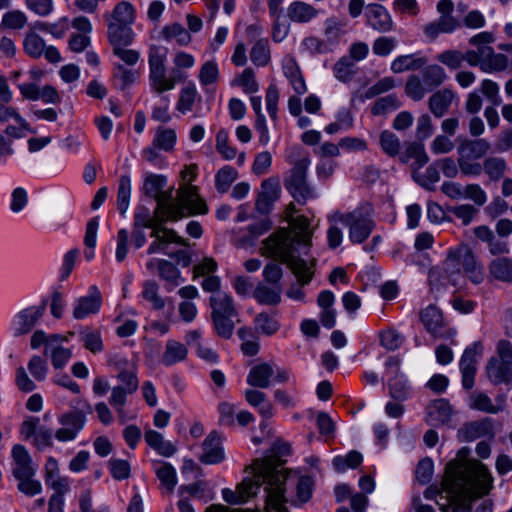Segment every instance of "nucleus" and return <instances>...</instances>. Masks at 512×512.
I'll return each mask as SVG.
<instances>
[{"label":"nucleus","instance_id":"47","mask_svg":"<svg viewBox=\"0 0 512 512\" xmlns=\"http://www.w3.org/2000/svg\"><path fill=\"white\" fill-rule=\"evenodd\" d=\"M238 176L237 171L230 167L224 166L219 169L215 175V186L219 193H225L229 190L231 184Z\"/></svg>","mask_w":512,"mask_h":512},{"label":"nucleus","instance_id":"36","mask_svg":"<svg viewBox=\"0 0 512 512\" xmlns=\"http://www.w3.org/2000/svg\"><path fill=\"white\" fill-rule=\"evenodd\" d=\"M458 26V22L451 15H442L437 21L425 27V34L435 39L440 33H450Z\"/></svg>","mask_w":512,"mask_h":512},{"label":"nucleus","instance_id":"6","mask_svg":"<svg viewBox=\"0 0 512 512\" xmlns=\"http://www.w3.org/2000/svg\"><path fill=\"white\" fill-rule=\"evenodd\" d=\"M288 159L293 167L285 178V187L298 203L303 204L314 197L313 189L306 181L310 165L309 154L299 147H294L290 150Z\"/></svg>","mask_w":512,"mask_h":512},{"label":"nucleus","instance_id":"38","mask_svg":"<svg viewBox=\"0 0 512 512\" xmlns=\"http://www.w3.org/2000/svg\"><path fill=\"white\" fill-rule=\"evenodd\" d=\"M255 331L259 334L271 336L280 329V323L274 315L261 312L254 319Z\"/></svg>","mask_w":512,"mask_h":512},{"label":"nucleus","instance_id":"24","mask_svg":"<svg viewBox=\"0 0 512 512\" xmlns=\"http://www.w3.org/2000/svg\"><path fill=\"white\" fill-rule=\"evenodd\" d=\"M131 26L107 23V36L113 49L129 46L133 42L135 34Z\"/></svg>","mask_w":512,"mask_h":512},{"label":"nucleus","instance_id":"45","mask_svg":"<svg viewBox=\"0 0 512 512\" xmlns=\"http://www.w3.org/2000/svg\"><path fill=\"white\" fill-rule=\"evenodd\" d=\"M488 431V424L484 421H474L465 424L459 431L458 435L463 441H473L484 436Z\"/></svg>","mask_w":512,"mask_h":512},{"label":"nucleus","instance_id":"16","mask_svg":"<svg viewBox=\"0 0 512 512\" xmlns=\"http://www.w3.org/2000/svg\"><path fill=\"white\" fill-rule=\"evenodd\" d=\"M480 343H475L472 347L467 348L460 360V370L462 373V384L467 390L474 385V376L476 373V355L481 352Z\"/></svg>","mask_w":512,"mask_h":512},{"label":"nucleus","instance_id":"11","mask_svg":"<svg viewBox=\"0 0 512 512\" xmlns=\"http://www.w3.org/2000/svg\"><path fill=\"white\" fill-rule=\"evenodd\" d=\"M166 53L157 46L149 50V83L151 89L158 95L175 88L176 79L167 76L165 66Z\"/></svg>","mask_w":512,"mask_h":512},{"label":"nucleus","instance_id":"53","mask_svg":"<svg viewBox=\"0 0 512 512\" xmlns=\"http://www.w3.org/2000/svg\"><path fill=\"white\" fill-rule=\"evenodd\" d=\"M165 184L166 177L150 174L144 180L143 192L146 196L154 198L164 188Z\"/></svg>","mask_w":512,"mask_h":512},{"label":"nucleus","instance_id":"26","mask_svg":"<svg viewBox=\"0 0 512 512\" xmlns=\"http://www.w3.org/2000/svg\"><path fill=\"white\" fill-rule=\"evenodd\" d=\"M489 380L494 384L508 383L512 380V366L499 360L491 358L486 366Z\"/></svg>","mask_w":512,"mask_h":512},{"label":"nucleus","instance_id":"17","mask_svg":"<svg viewBox=\"0 0 512 512\" xmlns=\"http://www.w3.org/2000/svg\"><path fill=\"white\" fill-rule=\"evenodd\" d=\"M280 186L276 179H266L262 182L261 191L256 200V209L261 214H267L272 204L279 198Z\"/></svg>","mask_w":512,"mask_h":512},{"label":"nucleus","instance_id":"13","mask_svg":"<svg viewBox=\"0 0 512 512\" xmlns=\"http://www.w3.org/2000/svg\"><path fill=\"white\" fill-rule=\"evenodd\" d=\"M85 422V414L80 410H72L62 414L59 418L62 427L55 432V438L61 442L75 439L84 427Z\"/></svg>","mask_w":512,"mask_h":512},{"label":"nucleus","instance_id":"32","mask_svg":"<svg viewBox=\"0 0 512 512\" xmlns=\"http://www.w3.org/2000/svg\"><path fill=\"white\" fill-rule=\"evenodd\" d=\"M410 159L415 160L412 164L413 171H417L429 161V157L422 144L417 142L408 144L405 151L400 155V160L403 163H407Z\"/></svg>","mask_w":512,"mask_h":512},{"label":"nucleus","instance_id":"41","mask_svg":"<svg viewBox=\"0 0 512 512\" xmlns=\"http://www.w3.org/2000/svg\"><path fill=\"white\" fill-rule=\"evenodd\" d=\"M446 79L444 69L436 64L425 67L422 71V81L428 91L440 86Z\"/></svg>","mask_w":512,"mask_h":512},{"label":"nucleus","instance_id":"15","mask_svg":"<svg viewBox=\"0 0 512 512\" xmlns=\"http://www.w3.org/2000/svg\"><path fill=\"white\" fill-rule=\"evenodd\" d=\"M365 16L368 25L379 33L389 32L393 28V20L389 12L380 4L367 5Z\"/></svg>","mask_w":512,"mask_h":512},{"label":"nucleus","instance_id":"7","mask_svg":"<svg viewBox=\"0 0 512 512\" xmlns=\"http://www.w3.org/2000/svg\"><path fill=\"white\" fill-rule=\"evenodd\" d=\"M163 221H157L156 217L151 216L150 211L146 207H140L134 215V228L140 229L151 228L150 236L154 241L147 249L148 254H155L158 252H165V247L171 243H176L182 246H187L186 240L181 238L172 229H168L161 225Z\"/></svg>","mask_w":512,"mask_h":512},{"label":"nucleus","instance_id":"52","mask_svg":"<svg viewBox=\"0 0 512 512\" xmlns=\"http://www.w3.org/2000/svg\"><path fill=\"white\" fill-rule=\"evenodd\" d=\"M234 84L241 86L244 92L252 94L258 91V83L252 68H245L243 72L234 79Z\"/></svg>","mask_w":512,"mask_h":512},{"label":"nucleus","instance_id":"20","mask_svg":"<svg viewBox=\"0 0 512 512\" xmlns=\"http://www.w3.org/2000/svg\"><path fill=\"white\" fill-rule=\"evenodd\" d=\"M12 457L15 463L13 468L14 477H33L35 469L32 466V459L26 448L20 444L12 448Z\"/></svg>","mask_w":512,"mask_h":512},{"label":"nucleus","instance_id":"25","mask_svg":"<svg viewBox=\"0 0 512 512\" xmlns=\"http://www.w3.org/2000/svg\"><path fill=\"white\" fill-rule=\"evenodd\" d=\"M101 307V295L96 287H93V292L78 299V302L73 310V317L75 319H83L90 314L98 312Z\"/></svg>","mask_w":512,"mask_h":512},{"label":"nucleus","instance_id":"51","mask_svg":"<svg viewBox=\"0 0 512 512\" xmlns=\"http://www.w3.org/2000/svg\"><path fill=\"white\" fill-rule=\"evenodd\" d=\"M463 198L471 200L475 207L485 205L488 199L484 189L476 183L467 184L463 187Z\"/></svg>","mask_w":512,"mask_h":512},{"label":"nucleus","instance_id":"22","mask_svg":"<svg viewBox=\"0 0 512 512\" xmlns=\"http://www.w3.org/2000/svg\"><path fill=\"white\" fill-rule=\"evenodd\" d=\"M489 276L502 283H512V258L499 256L488 265Z\"/></svg>","mask_w":512,"mask_h":512},{"label":"nucleus","instance_id":"40","mask_svg":"<svg viewBox=\"0 0 512 512\" xmlns=\"http://www.w3.org/2000/svg\"><path fill=\"white\" fill-rule=\"evenodd\" d=\"M507 170V163L505 159L497 156H491L483 161V171L486 173L488 178L496 182L503 178Z\"/></svg>","mask_w":512,"mask_h":512},{"label":"nucleus","instance_id":"43","mask_svg":"<svg viewBox=\"0 0 512 512\" xmlns=\"http://www.w3.org/2000/svg\"><path fill=\"white\" fill-rule=\"evenodd\" d=\"M428 415L433 421L446 424L452 415V407L447 400L437 399L429 406Z\"/></svg>","mask_w":512,"mask_h":512},{"label":"nucleus","instance_id":"21","mask_svg":"<svg viewBox=\"0 0 512 512\" xmlns=\"http://www.w3.org/2000/svg\"><path fill=\"white\" fill-rule=\"evenodd\" d=\"M480 53L482 55L480 69L483 72H501L508 67V57L504 54L494 53L491 47H480Z\"/></svg>","mask_w":512,"mask_h":512},{"label":"nucleus","instance_id":"63","mask_svg":"<svg viewBox=\"0 0 512 512\" xmlns=\"http://www.w3.org/2000/svg\"><path fill=\"white\" fill-rule=\"evenodd\" d=\"M219 71L218 66L215 61H207L205 62L199 73V81L203 85H210L215 83L218 80Z\"/></svg>","mask_w":512,"mask_h":512},{"label":"nucleus","instance_id":"2","mask_svg":"<svg viewBox=\"0 0 512 512\" xmlns=\"http://www.w3.org/2000/svg\"><path fill=\"white\" fill-rule=\"evenodd\" d=\"M271 454L263 459H255L256 468L264 472L268 477L269 485L267 497V509L269 512H288L286 508L287 498L285 497L288 471L282 466V456L290 453V445L281 440L274 442L271 447Z\"/></svg>","mask_w":512,"mask_h":512},{"label":"nucleus","instance_id":"64","mask_svg":"<svg viewBox=\"0 0 512 512\" xmlns=\"http://www.w3.org/2000/svg\"><path fill=\"white\" fill-rule=\"evenodd\" d=\"M380 144L382 149L389 156H395L399 153L400 142L396 135L391 132L384 131L380 136Z\"/></svg>","mask_w":512,"mask_h":512},{"label":"nucleus","instance_id":"30","mask_svg":"<svg viewBox=\"0 0 512 512\" xmlns=\"http://www.w3.org/2000/svg\"><path fill=\"white\" fill-rule=\"evenodd\" d=\"M144 438L146 443L162 456L170 457L176 452V447L155 430H146Z\"/></svg>","mask_w":512,"mask_h":512},{"label":"nucleus","instance_id":"39","mask_svg":"<svg viewBox=\"0 0 512 512\" xmlns=\"http://www.w3.org/2000/svg\"><path fill=\"white\" fill-rule=\"evenodd\" d=\"M161 34L167 41L175 39L180 46H187L192 41L189 31L177 22L164 26Z\"/></svg>","mask_w":512,"mask_h":512},{"label":"nucleus","instance_id":"60","mask_svg":"<svg viewBox=\"0 0 512 512\" xmlns=\"http://www.w3.org/2000/svg\"><path fill=\"white\" fill-rule=\"evenodd\" d=\"M396 45L397 41L395 38L380 36L373 42L372 50L375 55L384 57L389 55L395 49Z\"/></svg>","mask_w":512,"mask_h":512},{"label":"nucleus","instance_id":"55","mask_svg":"<svg viewBox=\"0 0 512 512\" xmlns=\"http://www.w3.org/2000/svg\"><path fill=\"white\" fill-rule=\"evenodd\" d=\"M229 135L226 130H219L216 135V150L226 160H232L237 155V150L228 145Z\"/></svg>","mask_w":512,"mask_h":512},{"label":"nucleus","instance_id":"57","mask_svg":"<svg viewBox=\"0 0 512 512\" xmlns=\"http://www.w3.org/2000/svg\"><path fill=\"white\" fill-rule=\"evenodd\" d=\"M158 284L153 280H147L144 283L142 296L150 301L154 309L160 310L164 307V300L158 295Z\"/></svg>","mask_w":512,"mask_h":512},{"label":"nucleus","instance_id":"23","mask_svg":"<svg viewBox=\"0 0 512 512\" xmlns=\"http://www.w3.org/2000/svg\"><path fill=\"white\" fill-rule=\"evenodd\" d=\"M490 149V144L485 139L468 140L463 139L457 147L458 156L478 160Z\"/></svg>","mask_w":512,"mask_h":512},{"label":"nucleus","instance_id":"49","mask_svg":"<svg viewBox=\"0 0 512 512\" xmlns=\"http://www.w3.org/2000/svg\"><path fill=\"white\" fill-rule=\"evenodd\" d=\"M24 51L32 58H39L43 55L45 42L35 32L27 33L23 42Z\"/></svg>","mask_w":512,"mask_h":512},{"label":"nucleus","instance_id":"61","mask_svg":"<svg viewBox=\"0 0 512 512\" xmlns=\"http://www.w3.org/2000/svg\"><path fill=\"white\" fill-rule=\"evenodd\" d=\"M157 477L162 485L166 487L169 492H172L177 484L175 469L168 463H165L156 471Z\"/></svg>","mask_w":512,"mask_h":512},{"label":"nucleus","instance_id":"18","mask_svg":"<svg viewBox=\"0 0 512 512\" xmlns=\"http://www.w3.org/2000/svg\"><path fill=\"white\" fill-rule=\"evenodd\" d=\"M203 453L200 461L204 464H217L223 461L224 451L221 446V439L217 432H211L202 444Z\"/></svg>","mask_w":512,"mask_h":512},{"label":"nucleus","instance_id":"3","mask_svg":"<svg viewBox=\"0 0 512 512\" xmlns=\"http://www.w3.org/2000/svg\"><path fill=\"white\" fill-rule=\"evenodd\" d=\"M157 202L155 214H161L160 221H177L187 214H204L207 212L205 201L199 196L196 186L187 184L178 190L177 201L172 198V189L159 192L154 197Z\"/></svg>","mask_w":512,"mask_h":512},{"label":"nucleus","instance_id":"34","mask_svg":"<svg viewBox=\"0 0 512 512\" xmlns=\"http://www.w3.org/2000/svg\"><path fill=\"white\" fill-rule=\"evenodd\" d=\"M253 296L260 304L275 306L281 301V287L279 285L269 287L259 283L253 292Z\"/></svg>","mask_w":512,"mask_h":512},{"label":"nucleus","instance_id":"33","mask_svg":"<svg viewBox=\"0 0 512 512\" xmlns=\"http://www.w3.org/2000/svg\"><path fill=\"white\" fill-rule=\"evenodd\" d=\"M245 399L251 406L259 408V414L264 419H270L273 416V406L266 400L264 392L248 389L245 391Z\"/></svg>","mask_w":512,"mask_h":512},{"label":"nucleus","instance_id":"28","mask_svg":"<svg viewBox=\"0 0 512 512\" xmlns=\"http://www.w3.org/2000/svg\"><path fill=\"white\" fill-rule=\"evenodd\" d=\"M454 93L450 89H442L431 95L428 101L431 113L437 117H443L453 101Z\"/></svg>","mask_w":512,"mask_h":512},{"label":"nucleus","instance_id":"9","mask_svg":"<svg viewBox=\"0 0 512 512\" xmlns=\"http://www.w3.org/2000/svg\"><path fill=\"white\" fill-rule=\"evenodd\" d=\"M462 475H453L448 480H442L443 490L451 499L452 512H472V502L474 499L487 495L480 493L476 484L467 482Z\"/></svg>","mask_w":512,"mask_h":512},{"label":"nucleus","instance_id":"4","mask_svg":"<svg viewBox=\"0 0 512 512\" xmlns=\"http://www.w3.org/2000/svg\"><path fill=\"white\" fill-rule=\"evenodd\" d=\"M470 450L462 448L458 451L457 457L451 460L445 469L443 480H448L450 476L462 475L467 482L476 484L480 493H489L493 488V477L488 468L476 459L468 458Z\"/></svg>","mask_w":512,"mask_h":512},{"label":"nucleus","instance_id":"44","mask_svg":"<svg viewBox=\"0 0 512 512\" xmlns=\"http://www.w3.org/2000/svg\"><path fill=\"white\" fill-rule=\"evenodd\" d=\"M250 59L254 65L259 67H264L270 62V49L267 39L261 38L255 42L250 51Z\"/></svg>","mask_w":512,"mask_h":512},{"label":"nucleus","instance_id":"42","mask_svg":"<svg viewBox=\"0 0 512 512\" xmlns=\"http://www.w3.org/2000/svg\"><path fill=\"white\" fill-rule=\"evenodd\" d=\"M425 58H415L414 55H401L395 58L391 64V70L394 73L416 70L426 64Z\"/></svg>","mask_w":512,"mask_h":512},{"label":"nucleus","instance_id":"31","mask_svg":"<svg viewBox=\"0 0 512 512\" xmlns=\"http://www.w3.org/2000/svg\"><path fill=\"white\" fill-rule=\"evenodd\" d=\"M187 354L188 350L184 344L175 340H168L161 356V362L166 366H171L184 361Z\"/></svg>","mask_w":512,"mask_h":512},{"label":"nucleus","instance_id":"12","mask_svg":"<svg viewBox=\"0 0 512 512\" xmlns=\"http://www.w3.org/2000/svg\"><path fill=\"white\" fill-rule=\"evenodd\" d=\"M330 221L348 226L350 240L358 244L370 236L374 227L372 219L360 210L348 213L336 212L330 217Z\"/></svg>","mask_w":512,"mask_h":512},{"label":"nucleus","instance_id":"62","mask_svg":"<svg viewBox=\"0 0 512 512\" xmlns=\"http://www.w3.org/2000/svg\"><path fill=\"white\" fill-rule=\"evenodd\" d=\"M389 395L391 398L397 401H403L408 397L409 389L402 379L396 375L393 379L389 381Z\"/></svg>","mask_w":512,"mask_h":512},{"label":"nucleus","instance_id":"5","mask_svg":"<svg viewBox=\"0 0 512 512\" xmlns=\"http://www.w3.org/2000/svg\"><path fill=\"white\" fill-rule=\"evenodd\" d=\"M443 270L454 286L458 284L462 272L475 284L481 283L484 279L482 267L472 249L467 245L449 250L443 262Z\"/></svg>","mask_w":512,"mask_h":512},{"label":"nucleus","instance_id":"19","mask_svg":"<svg viewBox=\"0 0 512 512\" xmlns=\"http://www.w3.org/2000/svg\"><path fill=\"white\" fill-rule=\"evenodd\" d=\"M103 17L106 23L132 25L136 19V10L130 2L120 1Z\"/></svg>","mask_w":512,"mask_h":512},{"label":"nucleus","instance_id":"1","mask_svg":"<svg viewBox=\"0 0 512 512\" xmlns=\"http://www.w3.org/2000/svg\"><path fill=\"white\" fill-rule=\"evenodd\" d=\"M310 241L309 222L304 217L294 219L289 230L280 229L264 241L263 254L286 264L300 283L292 285L287 291V296L293 300H303L301 285L308 284L313 277L307 262L299 257V249L309 247Z\"/></svg>","mask_w":512,"mask_h":512},{"label":"nucleus","instance_id":"50","mask_svg":"<svg viewBox=\"0 0 512 512\" xmlns=\"http://www.w3.org/2000/svg\"><path fill=\"white\" fill-rule=\"evenodd\" d=\"M400 106L397 97L390 94L377 99L371 108V113L375 116L384 115L396 110Z\"/></svg>","mask_w":512,"mask_h":512},{"label":"nucleus","instance_id":"54","mask_svg":"<svg viewBox=\"0 0 512 512\" xmlns=\"http://www.w3.org/2000/svg\"><path fill=\"white\" fill-rule=\"evenodd\" d=\"M175 141L176 133L173 129L158 128L153 145L165 151H170L173 149Z\"/></svg>","mask_w":512,"mask_h":512},{"label":"nucleus","instance_id":"46","mask_svg":"<svg viewBox=\"0 0 512 512\" xmlns=\"http://www.w3.org/2000/svg\"><path fill=\"white\" fill-rule=\"evenodd\" d=\"M131 195V181L129 176L123 175L119 179L117 192V207L121 215L128 210Z\"/></svg>","mask_w":512,"mask_h":512},{"label":"nucleus","instance_id":"10","mask_svg":"<svg viewBox=\"0 0 512 512\" xmlns=\"http://www.w3.org/2000/svg\"><path fill=\"white\" fill-rule=\"evenodd\" d=\"M251 469L253 471L252 478H245L242 482H240L236 490L231 489H223L222 495L225 502L229 504H242L247 502L251 497L257 494L261 485H265L264 490L266 492L265 497V512H269L267 509V497H268V489L269 485L268 477L264 475V472L260 471L256 468L255 462L251 464Z\"/></svg>","mask_w":512,"mask_h":512},{"label":"nucleus","instance_id":"58","mask_svg":"<svg viewBox=\"0 0 512 512\" xmlns=\"http://www.w3.org/2000/svg\"><path fill=\"white\" fill-rule=\"evenodd\" d=\"M26 23V15L22 11L13 10L3 15L1 26L8 29H21Z\"/></svg>","mask_w":512,"mask_h":512},{"label":"nucleus","instance_id":"27","mask_svg":"<svg viewBox=\"0 0 512 512\" xmlns=\"http://www.w3.org/2000/svg\"><path fill=\"white\" fill-rule=\"evenodd\" d=\"M420 320L425 329L433 336H440L443 327V316L441 311L434 305H429L420 312Z\"/></svg>","mask_w":512,"mask_h":512},{"label":"nucleus","instance_id":"35","mask_svg":"<svg viewBox=\"0 0 512 512\" xmlns=\"http://www.w3.org/2000/svg\"><path fill=\"white\" fill-rule=\"evenodd\" d=\"M287 13L290 20L298 23H304L314 18L318 11L313 6L305 2L296 1L290 4Z\"/></svg>","mask_w":512,"mask_h":512},{"label":"nucleus","instance_id":"56","mask_svg":"<svg viewBox=\"0 0 512 512\" xmlns=\"http://www.w3.org/2000/svg\"><path fill=\"white\" fill-rule=\"evenodd\" d=\"M428 91L423 81L416 76L411 75L406 82L405 92L406 94L415 101L423 99L425 93Z\"/></svg>","mask_w":512,"mask_h":512},{"label":"nucleus","instance_id":"59","mask_svg":"<svg viewBox=\"0 0 512 512\" xmlns=\"http://www.w3.org/2000/svg\"><path fill=\"white\" fill-rule=\"evenodd\" d=\"M450 212L461 220L463 225H469L478 214V209L471 204H462L450 208Z\"/></svg>","mask_w":512,"mask_h":512},{"label":"nucleus","instance_id":"14","mask_svg":"<svg viewBox=\"0 0 512 512\" xmlns=\"http://www.w3.org/2000/svg\"><path fill=\"white\" fill-rule=\"evenodd\" d=\"M46 300L39 306H31L21 310L16 316L15 335L22 336L29 333L46 310Z\"/></svg>","mask_w":512,"mask_h":512},{"label":"nucleus","instance_id":"8","mask_svg":"<svg viewBox=\"0 0 512 512\" xmlns=\"http://www.w3.org/2000/svg\"><path fill=\"white\" fill-rule=\"evenodd\" d=\"M211 319L218 336L229 339L235 328L234 318L238 312L231 296L218 292L210 297Z\"/></svg>","mask_w":512,"mask_h":512},{"label":"nucleus","instance_id":"48","mask_svg":"<svg viewBox=\"0 0 512 512\" xmlns=\"http://www.w3.org/2000/svg\"><path fill=\"white\" fill-rule=\"evenodd\" d=\"M413 177L421 186L430 191H434L435 183L440 179L437 162L430 165L423 175H419L417 171H413Z\"/></svg>","mask_w":512,"mask_h":512},{"label":"nucleus","instance_id":"37","mask_svg":"<svg viewBox=\"0 0 512 512\" xmlns=\"http://www.w3.org/2000/svg\"><path fill=\"white\" fill-rule=\"evenodd\" d=\"M157 271L159 277L164 280L170 288L177 287L181 282V273L178 268L168 260H157Z\"/></svg>","mask_w":512,"mask_h":512},{"label":"nucleus","instance_id":"29","mask_svg":"<svg viewBox=\"0 0 512 512\" xmlns=\"http://www.w3.org/2000/svg\"><path fill=\"white\" fill-rule=\"evenodd\" d=\"M274 370L268 363L255 365L249 371L247 383L253 387L267 388L270 385V378Z\"/></svg>","mask_w":512,"mask_h":512}]
</instances>
